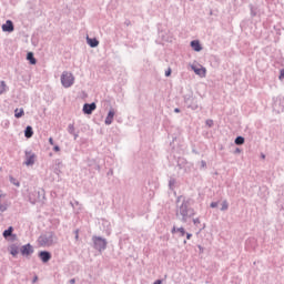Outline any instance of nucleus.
Instances as JSON below:
<instances>
[{
  "mask_svg": "<svg viewBox=\"0 0 284 284\" xmlns=\"http://www.w3.org/2000/svg\"><path fill=\"white\" fill-rule=\"evenodd\" d=\"M70 283L74 284V283H75V281H74V280H71V281H70Z\"/></svg>",
  "mask_w": 284,
  "mask_h": 284,
  "instance_id": "37",
  "label": "nucleus"
},
{
  "mask_svg": "<svg viewBox=\"0 0 284 284\" xmlns=\"http://www.w3.org/2000/svg\"><path fill=\"white\" fill-rule=\"evenodd\" d=\"M94 110H97V103H91V104L85 103L83 105L84 114H92V112H94Z\"/></svg>",
  "mask_w": 284,
  "mask_h": 284,
  "instance_id": "5",
  "label": "nucleus"
},
{
  "mask_svg": "<svg viewBox=\"0 0 284 284\" xmlns=\"http://www.w3.org/2000/svg\"><path fill=\"white\" fill-rule=\"evenodd\" d=\"M61 83L63 88H72L74 85V75L71 72L64 71L61 75Z\"/></svg>",
  "mask_w": 284,
  "mask_h": 284,
  "instance_id": "1",
  "label": "nucleus"
},
{
  "mask_svg": "<svg viewBox=\"0 0 284 284\" xmlns=\"http://www.w3.org/2000/svg\"><path fill=\"white\" fill-rule=\"evenodd\" d=\"M11 183L14 185V183H17V181H14V179L11 178Z\"/></svg>",
  "mask_w": 284,
  "mask_h": 284,
  "instance_id": "34",
  "label": "nucleus"
},
{
  "mask_svg": "<svg viewBox=\"0 0 284 284\" xmlns=\"http://www.w3.org/2000/svg\"><path fill=\"white\" fill-rule=\"evenodd\" d=\"M1 196H3V195H0V199H1ZM6 210H8V203H6V204L0 203V212H6Z\"/></svg>",
  "mask_w": 284,
  "mask_h": 284,
  "instance_id": "20",
  "label": "nucleus"
},
{
  "mask_svg": "<svg viewBox=\"0 0 284 284\" xmlns=\"http://www.w3.org/2000/svg\"><path fill=\"white\" fill-rule=\"evenodd\" d=\"M94 245L98 250H105V246L108 245V243L105 242V240L101 237H95Z\"/></svg>",
  "mask_w": 284,
  "mask_h": 284,
  "instance_id": "4",
  "label": "nucleus"
},
{
  "mask_svg": "<svg viewBox=\"0 0 284 284\" xmlns=\"http://www.w3.org/2000/svg\"><path fill=\"white\" fill-rule=\"evenodd\" d=\"M27 59H28V61H30L31 65H37V59H34V53L29 52L27 54Z\"/></svg>",
  "mask_w": 284,
  "mask_h": 284,
  "instance_id": "13",
  "label": "nucleus"
},
{
  "mask_svg": "<svg viewBox=\"0 0 284 284\" xmlns=\"http://www.w3.org/2000/svg\"><path fill=\"white\" fill-rule=\"evenodd\" d=\"M243 143H245V138H243V136H237V138L235 139V144H236V145H243Z\"/></svg>",
  "mask_w": 284,
  "mask_h": 284,
  "instance_id": "18",
  "label": "nucleus"
},
{
  "mask_svg": "<svg viewBox=\"0 0 284 284\" xmlns=\"http://www.w3.org/2000/svg\"><path fill=\"white\" fill-rule=\"evenodd\" d=\"M112 121H114V110H110L108 116L105 119L106 125H112Z\"/></svg>",
  "mask_w": 284,
  "mask_h": 284,
  "instance_id": "10",
  "label": "nucleus"
},
{
  "mask_svg": "<svg viewBox=\"0 0 284 284\" xmlns=\"http://www.w3.org/2000/svg\"><path fill=\"white\" fill-rule=\"evenodd\" d=\"M53 150H54V152H61V149L59 148V145H55V146L53 148Z\"/></svg>",
  "mask_w": 284,
  "mask_h": 284,
  "instance_id": "25",
  "label": "nucleus"
},
{
  "mask_svg": "<svg viewBox=\"0 0 284 284\" xmlns=\"http://www.w3.org/2000/svg\"><path fill=\"white\" fill-rule=\"evenodd\" d=\"M191 48L195 51V52H201V50H203V48L201 47V42H199V40H193L191 42Z\"/></svg>",
  "mask_w": 284,
  "mask_h": 284,
  "instance_id": "9",
  "label": "nucleus"
},
{
  "mask_svg": "<svg viewBox=\"0 0 284 284\" xmlns=\"http://www.w3.org/2000/svg\"><path fill=\"white\" fill-rule=\"evenodd\" d=\"M6 88H7L6 82L1 81L0 82V94H3V92H6Z\"/></svg>",
  "mask_w": 284,
  "mask_h": 284,
  "instance_id": "19",
  "label": "nucleus"
},
{
  "mask_svg": "<svg viewBox=\"0 0 284 284\" xmlns=\"http://www.w3.org/2000/svg\"><path fill=\"white\" fill-rule=\"evenodd\" d=\"M87 43H89L91 48H97V45H99V40L87 38Z\"/></svg>",
  "mask_w": 284,
  "mask_h": 284,
  "instance_id": "14",
  "label": "nucleus"
},
{
  "mask_svg": "<svg viewBox=\"0 0 284 284\" xmlns=\"http://www.w3.org/2000/svg\"><path fill=\"white\" fill-rule=\"evenodd\" d=\"M162 283V281L161 280H158V281H155L153 284H161Z\"/></svg>",
  "mask_w": 284,
  "mask_h": 284,
  "instance_id": "31",
  "label": "nucleus"
},
{
  "mask_svg": "<svg viewBox=\"0 0 284 284\" xmlns=\"http://www.w3.org/2000/svg\"><path fill=\"white\" fill-rule=\"evenodd\" d=\"M10 254L13 256H17V254H19V247H17L16 245H12L10 247Z\"/></svg>",
  "mask_w": 284,
  "mask_h": 284,
  "instance_id": "17",
  "label": "nucleus"
},
{
  "mask_svg": "<svg viewBox=\"0 0 284 284\" xmlns=\"http://www.w3.org/2000/svg\"><path fill=\"white\" fill-rule=\"evenodd\" d=\"M33 134H34V131L32 130V126H27L24 130L26 139H32Z\"/></svg>",
  "mask_w": 284,
  "mask_h": 284,
  "instance_id": "12",
  "label": "nucleus"
},
{
  "mask_svg": "<svg viewBox=\"0 0 284 284\" xmlns=\"http://www.w3.org/2000/svg\"><path fill=\"white\" fill-rule=\"evenodd\" d=\"M23 114H26V112L23 111V109H16V110H14V116H16V119H21V116H23Z\"/></svg>",
  "mask_w": 284,
  "mask_h": 284,
  "instance_id": "15",
  "label": "nucleus"
},
{
  "mask_svg": "<svg viewBox=\"0 0 284 284\" xmlns=\"http://www.w3.org/2000/svg\"><path fill=\"white\" fill-rule=\"evenodd\" d=\"M75 239L79 240V231H75Z\"/></svg>",
  "mask_w": 284,
  "mask_h": 284,
  "instance_id": "30",
  "label": "nucleus"
},
{
  "mask_svg": "<svg viewBox=\"0 0 284 284\" xmlns=\"http://www.w3.org/2000/svg\"><path fill=\"white\" fill-rule=\"evenodd\" d=\"M69 129L71 130V132H73L74 125H70Z\"/></svg>",
  "mask_w": 284,
  "mask_h": 284,
  "instance_id": "32",
  "label": "nucleus"
},
{
  "mask_svg": "<svg viewBox=\"0 0 284 284\" xmlns=\"http://www.w3.org/2000/svg\"><path fill=\"white\" fill-rule=\"evenodd\" d=\"M174 112L179 113V112H181V110L180 109H174Z\"/></svg>",
  "mask_w": 284,
  "mask_h": 284,
  "instance_id": "35",
  "label": "nucleus"
},
{
  "mask_svg": "<svg viewBox=\"0 0 284 284\" xmlns=\"http://www.w3.org/2000/svg\"><path fill=\"white\" fill-rule=\"evenodd\" d=\"M211 207H216V203H211Z\"/></svg>",
  "mask_w": 284,
  "mask_h": 284,
  "instance_id": "33",
  "label": "nucleus"
},
{
  "mask_svg": "<svg viewBox=\"0 0 284 284\" xmlns=\"http://www.w3.org/2000/svg\"><path fill=\"white\" fill-rule=\"evenodd\" d=\"M174 232H179V229L173 227L172 233L174 234Z\"/></svg>",
  "mask_w": 284,
  "mask_h": 284,
  "instance_id": "29",
  "label": "nucleus"
},
{
  "mask_svg": "<svg viewBox=\"0 0 284 284\" xmlns=\"http://www.w3.org/2000/svg\"><path fill=\"white\" fill-rule=\"evenodd\" d=\"M14 185H17V187H19L20 184H19V182H16Z\"/></svg>",
  "mask_w": 284,
  "mask_h": 284,
  "instance_id": "36",
  "label": "nucleus"
},
{
  "mask_svg": "<svg viewBox=\"0 0 284 284\" xmlns=\"http://www.w3.org/2000/svg\"><path fill=\"white\" fill-rule=\"evenodd\" d=\"M34 253V248L30 244H26L21 247L22 256H30V254Z\"/></svg>",
  "mask_w": 284,
  "mask_h": 284,
  "instance_id": "3",
  "label": "nucleus"
},
{
  "mask_svg": "<svg viewBox=\"0 0 284 284\" xmlns=\"http://www.w3.org/2000/svg\"><path fill=\"white\" fill-rule=\"evenodd\" d=\"M3 32H14V24L11 20H7L4 24H2Z\"/></svg>",
  "mask_w": 284,
  "mask_h": 284,
  "instance_id": "6",
  "label": "nucleus"
},
{
  "mask_svg": "<svg viewBox=\"0 0 284 284\" xmlns=\"http://www.w3.org/2000/svg\"><path fill=\"white\" fill-rule=\"evenodd\" d=\"M34 154L27 153L26 165H34Z\"/></svg>",
  "mask_w": 284,
  "mask_h": 284,
  "instance_id": "11",
  "label": "nucleus"
},
{
  "mask_svg": "<svg viewBox=\"0 0 284 284\" xmlns=\"http://www.w3.org/2000/svg\"><path fill=\"white\" fill-rule=\"evenodd\" d=\"M191 70H193V72L197 74V77H201L202 79H205V75L207 74V70L205 69V67L201 64H192Z\"/></svg>",
  "mask_w": 284,
  "mask_h": 284,
  "instance_id": "2",
  "label": "nucleus"
},
{
  "mask_svg": "<svg viewBox=\"0 0 284 284\" xmlns=\"http://www.w3.org/2000/svg\"><path fill=\"white\" fill-rule=\"evenodd\" d=\"M229 205H227V201H224L222 204V210L225 211L227 210Z\"/></svg>",
  "mask_w": 284,
  "mask_h": 284,
  "instance_id": "23",
  "label": "nucleus"
},
{
  "mask_svg": "<svg viewBox=\"0 0 284 284\" xmlns=\"http://www.w3.org/2000/svg\"><path fill=\"white\" fill-rule=\"evenodd\" d=\"M213 123H214V122H213L212 120H207V121H206V124L210 125V128H211V125H213Z\"/></svg>",
  "mask_w": 284,
  "mask_h": 284,
  "instance_id": "26",
  "label": "nucleus"
},
{
  "mask_svg": "<svg viewBox=\"0 0 284 284\" xmlns=\"http://www.w3.org/2000/svg\"><path fill=\"white\" fill-rule=\"evenodd\" d=\"M39 257L41 258L42 263H48L50 258H52V254L48 251H42L39 253Z\"/></svg>",
  "mask_w": 284,
  "mask_h": 284,
  "instance_id": "7",
  "label": "nucleus"
},
{
  "mask_svg": "<svg viewBox=\"0 0 284 284\" xmlns=\"http://www.w3.org/2000/svg\"><path fill=\"white\" fill-rule=\"evenodd\" d=\"M194 223H199V220H194Z\"/></svg>",
  "mask_w": 284,
  "mask_h": 284,
  "instance_id": "38",
  "label": "nucleus"
},
{
  "mask_svg": "<svg viewBox=\"0 0 284 284\" xmlns=\"http://www.w3.org/2000/svg\"><path fill=\"white\" fill-rule=\"evenodd\" d=\"M13 230H14V229H12V226H10L8 230H6V231L3 232L4 239H8V236H12Z\"/></svg>",
  "mask_w": 284,
  "mask_h": 284,
  "instance_id": "16",
  "label": "nucleus"
},
{
  "mask_svg": "<svg viewBox=\"0 0 284 284\" xmlns=\"http://www.w3.org/2000/svg\"><path fill=\"white\" fill-rule=\"evenodd\" d=\"M278 79H280V81H283V79H284V69H282V70L280 71V77H278Z\"/></svg>",
  "mask_w": 284,
  "mask_h": 284,
  "instance_id": "22",
  "label": "nucleus"
},
{
  "mask_svg": "<svg viewBox=\"0 0 284 284\" xmlns=\"http://www.w3.org/2000/svg\"><path fill=\"white\" fill-rule=\"evenodd\" d=\"M178 232H180L181 236H185V229L180 227L178 229Z\"/></svg>",
  "mask_w": 284,
  "mask_h": 284,
  "instance_id": "21",
  "label": "nucleus"
},
{
  "mask_svg": "<svg viewBox=\"0 0 284 284\" xmlns=\"http://www.w3.org/2000/svg\"><path fill=\"white\" fill-rule=\"evenodd\" d=\"M186 239H187V241H190L192 239V234L187 233Z\"/></svg>",
  "mask_w": 284,
  "mask_h": 284,
  "instance_id": "28",
  "label": "nucleus"
},
{
  "mask_svg": "<svg viewBox=\"0 0 284 284\" xmlns=\"http://www.w3.org/2000/svg\"><path fill=\"white\" fill-rule=\"evenodd\" d=\"M172 74V69H168L166 71H165V77H170Z\"/></svg>",
  "mask_w": 284,
  "mask_h": 284,
  "instance_id": "24",
  "label": "nucleus"
},
{
  "mask_svg": "<svg viewBox=\"0 0 284 284\" xmlns=\"http://www.w3.org/2000/svg\"><path fill=\"white\" fill-rule=\"evenodd\" d=\"M178 214L183 216V220L185 221L187 219V204H182L178 211Z\"/></svg>",
  "mask_w": 284,
  "mask_h": 284,
  "instance_id": "8",
  "label": "nucleus"
},
{
  "mask_svg": "<svg viewBox=\"0 0 284 284\" xmlns=\"http://www.w3.org/2000/svg\"><path fill=\"white\" fill-rule=\"evenodd\" d=\"M50 145H54V140L52 138L49 139Z\"/></svg>",
  "mask_w": 284,
  "mask_h": 284,
  "instance_id": "27",
  "label": "nucleus"
}]
</instances>
